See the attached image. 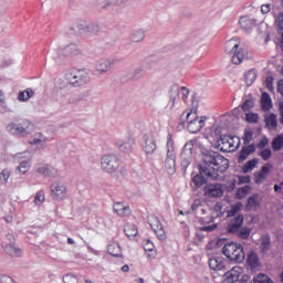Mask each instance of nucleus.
I'll return each instance as SVG.
<instances>
[{"mask_svg":"<svg viewBox=\"0 0 283 283\" xmlns=\"http://www.w3.org/2000/svg\"><path fill=\"white\" fill-rule=\"evenodd\" d=\"M198 167L205 172L206 178L218 180L220 174H224L229 169V159L216 150H206L202 153Z\"/></svg>","mask_w":283,"mask_h":283,"instance_id":"nucleus-1","label":"nucleus"},{"mask_svg":"<svg viewBox=\"0 0 283 283\" xmlns=\"http://www.w3.org/2000/svg\"><path fill=\"white\" fill-rule=\"evenodd\" d=\"M155 235H157L159 240H165L167 238V234L165 233V228L161 227L159 230H157L155 232Z\"/></svg>","mask_w":283,"mask_h":283,"instance_id":"nucleus-60","label":"nucleus"},{"mask_svg":"<svg viewBox=\"0 0 283 283\" xmlns=\"http://www.w3.org/2000/svg\"><path fill=\"white\" fill-rule=\"evenodd\" d=\"M265 127L268 129H277V115L271 113L264 117Z\"/></svg>","mask_w":283,"mask_h":283,"instance_id":"nucleus-28","label":"nucleus"},{"mask_svg":"<svg viewBox=\"0 0 283 283\" xmlns=\"http://www.w3.org/2000/svg\"><path fill=\"white\" fill-rule=\"evenodd\" d=\"M242 224H244V214H237L228 224V233H237L242 229Z\"/></svg>","mask_w":283,"mask_h":283,"instance_id":"nucleus-19","label":"nucleus"},{"mask_svg":"<svg viewBox=\"0 0 283 283\" xmlns=\"http://www.w3.org/2000/svg\"><path fill=\"white\" fill-rule=\"evenodd\" d=\"M230 140H233V137L229 135H220L218 143H222V145H227V144L231 145Z\"/></svg>","mask_w":283,"mask_h":283,"instance_id":"nucleus-55","label":"nucleus"},{"mask_svg":"<svg viewBox=\"0 0 283 283\" xmlns=\"http://www.w3.org/2000/svg\"><path fill=\"white\" fill-rule=\"evenodd\" d=\"M283 147V135H277L272 140V149L273 151H280Z\"/></svg>","mask_w":283,"mask_h":283,"instance_id":"nucleus-38","label":"nucleus"},{"mask_svg":"<svg viewBox=\"0 0 283 283\" xmlns=\"http://www.w3.org/2000/svg\"><path fill=\"white\" fill-rule=\"evenodd\" d=\"M227 283H247L251 280L249 274H242V268L234 266L226 273Z\"/></svg>","mask_w":283,"mask_h":283,"instance_id":"nucleus-10","label":"nucleus"},{"mask_svg":"<svg viewBox=\"0 0 283 283\" xmlns=\"http://www.w3.org/2000/svg\"><path fill=\"white\" fill-rule=\"evenodd\" d=\"M272 244H271V234L266 233L261 238V245H260V253L262 255H266V253H269V251H271L272 249Z\"/></svg>","mask_w":283,"mask_h":283,"instance_id":"nucleus-25","label":"nucleus"},{"mask_svg":"<svg viewBox=\"0 0 283 283\" xmlns=\"http://www.w3.org/2000/svg\"><path fill=\"white\" fill-rule=\"evenodd\" d=\"M253 140V132L252 130H244L243 135V145H249Z\"/></svg>","mask_w":283,"mask_h":283,"instance_id":"nucleus-54","label":"nucleus"},{"mask_svg":"<svg viewBox=\"0 0 283 283\" xmlns=\"http://www.w3.org/2000/svg\"><path fill=\"white\" fill-rule=\"evenodd\" d=\"M180 91H181V98L184 103H187L189 98L190 91L187 86H178V84H174L169 88V99L171 103V107H176L177 101L180 98Z\"/></svg>","mask_w":283,"mask_h":283,"instance_id":"nucleus-7","label":"nucleus"},{"mask_svg":"<svg viewBox=\"0 0 283 283\" xmlns=\"http://www.w3.org/2000/svg\"><path fill=\"white\" fill-rule=\"evenodd\" d=\"M167 155H176L175 148H174V139H171V134L167 136Z\"/></svg>","mask_w":283,"mask_h":283,"instance_id":"nucleus-48","label":"nucleus"},{"mask_svg":"<svg viewBox=\"0 0 283 283\" xmlns=\"http://www.w3.org/2000/svg\"><path fill=\"white\" fill-rule=\"evenodd\" d=\"M180 160H181V169L184 174H187V169L189 168V165H191V160H193V143L188 142L185 144L182 151L180 154Z\"/></svg>","mask_w":283,"mask_h":283,"instance_id":"nucleus-9","label":"nucleus"},{"mask_svg":"<svg viewBox=\"0 0 283 283\" xmlns=\"http://www.w3.org/2000/svg\"><path fill=\"white\" fill-rule=\"evenodd\" d=\"M114 211L118 216H129L132 211L129 210V206L123 203V202H115L113 206Z\"/></svg>","mask_w":283,"mask_h":283,"instance_id":"nucleus-27","label":"nucleus"},{"mask_svg":"<svg viewBox=\"0 0 283 283\" xmlns=\"http://www.w3.org/2000/svg\"><path fill=\"white\" fill-rule=\"evenodd\" d=\"M43 202H45V192L43 190H40L34 197V203L36 205V207H41Z\"/></svg>","mask_w":283,"mask_h":283,"instance_id":"nucleus-45","label":"nucleus"},{"mask_svg":"<svg viewBox=\"0 0 283 283\" xmlns=\"http://www.w3.org/2000/svg\"><path fill=\"white\" fill-rule=\"evenodd\" d=\"M254 283H275L269 275L266 274H259L256 277H254Z\"/></svg>","mask_w":283,"mask_h":283,"instance_id":"nucleus-47","label":"nucleus"},{"mask_svg":"<svg viewBox=\"0 0 283 283\" xmlns=\"http://www.w3.org/2000/svg\"><path fill=\"white\" fill-rule=\"evenodd\" d=\"M65 56H76L80 51H78V46H76V44H70L67 45L64 50H63Z\"/></svg>","mask_w":283,"mask_h":283,"instance_id":"nucleus-40","label":"nucleus"},{"mask_svg":"<svg viewBox=\"0 0 283 283\" xmlns=\"http://www.w3.org/2000/svg\"><path fill=\"white\" fill-rule=\"evenodd\" d=\"M129 0H107L103 6L102 10H107L109 6H123L124 3H127Z\"/></svg>","mask_w":283,"mask_h":283,"instance_id":"nucleus-44","label":"nucleus"},{"mask_svg":"<svg viewBox=\"0 0 283 283\" xmlns=\"http://www.w3.org/2000/svg\"><path fill=\"white\" fill-rule=\"evenodd\" d=\"M238 180L235 179H232L230 181L227 182V191L229 193H231V191H234L235 190V185H237Z\"/></svg>","mask_w":283,"mask_h":283,"instance_id":"nucleus-58","label":"nucleus"},{"mask_svg":"<svg viewBox=\"0 0 283 283\" xmlns=\"http://www.w3.org/2000/svg\"><path fill=\"white\" fill-rule=\"evenodd\" d=\"M261 107H262L263 112H269V109H271V107H273V102H272L271 95L269 93H262Z\"/></svg>","mask_w":283,"mask_h":283,"instance_id":"nucleus-29","label":"nucleus"},{"mask_svg":"<svg viewBox=\"0 0 283 283\" xmlns=\"http://www.w3.org/2000/svg\"><path fill=\"white\" fill-rule=\"evenodd\" d=\"M218 229V223H213L211 226H203L201 228V231H207L208 233H211V231H216Z\"/></svg>","mask_w":283,"mask_h":283,"instance_id":"nucleus-61","label":"nucleus"},{"mask_svg":"<svg viewBox=\"0 0 283 283\" xmlns=\"http://www.w3.org/2000/svg\"><path fill=\"white\" fill-rule=\"evenodd\" d=\"M77 30H78V32H94V30H98V27H96L94 24H90L86 27H84L83 24H78Z\"/></svg>","mask_w":283,"mask_h":283,"instance_id":"nucleus-51","label":"nucleus"},{"mask_svg":"<svg viewBox=\"0 0 283 283\" xmlns=\"http://www.w3.org/2000/svg\"><path fill=\"white\" fill-rule=\"evenodd\" d=\"M0 283H14V280L8 275H0Z\"/></svg>","mask_w":283,"mask_h":283,"instance_id":"nucleus-64","label":"nucleus"},{"mask_svg":"<svg viewBox=\"0 0 283 283\" xmlns=\"http://www.w3.org/2000/svg\"><path fill=\"white\" fill-rule=\"evenodd\" d=\"M259 156H261L262 160H269L273 156V153L271 148H265L259 153Z\"/></svg>","mask_w":283,"mask_h":283,"instance_id":"nucleus-53","label":"nucleus"},{"mask_svg":"<svg viewBox=\"0 0 283 283\" xmlns=\"http://www.w3.org/2000/svg\"><path fill=\"white\" fill-rule=\"evenodd\" d=\"M63 282L64 283H78V279H76L74 276V274H66L64 277H63Z\"/></svg>","mask_w":283,"mask_h":283,"instance_id":"nucleus-56","label":"nucleus"},{"mask_svg":"<svg viewBox=\"0 0 283 283\" xmlns=\"http://www.w3.org/2000/svg\"><path fill=\"white\" fill-rule=\"evenodd\" d=\"M124 233L127 238H136L138 235V228L136 224L127 223L124 227Z\"/></svg>","mask_w":283,"mask_h":283,"instance_id":"nucleus-32","label":"nucleus"},{"mask_svg":"<svg viewBox=\"0 0 283 283\" xmlns=\"http://www.w3.org/2000/svg\"><path fill=\"white\" fill-rule=\"evenodd\" d=\"M203 196L206 198H222L224 196L222 184H207L203 187Z\"/></svg>","mask_w":283,"mask_h":283,"instance_id":"nucleus-11","label":"nucleus"},{"mask_svg":"<svg viewBox=\"0 0 283 283\" xmlns=\"http://www.w3.org/2000/svg\"><path fill=\"white\" fill-rule=\"evenodd\" d=\"M258 163H259V159H258V158H253V159L249 160V161L242 167L243 174H249L250 171H252L254 167H258Z\"/></svg>","mask_w":283,"mask_h":283,"instance_id":"nucleus-39","label":"nucleus"},{"mask_svg":"<svg viewBox=\"0 0 283 283\" xmlns=\"http://www.w3.org/2000/svg\"><path fill=\"white\" fill-rule=\"evenodd\" d=\"M255 144L242 146L237 158L238 163H244V160H247L252 154H255Z\"/></svg>","mask_w":283,"mask_h":283,"instance_id":"nucleus-20","label":"nucleus"},{"mask_svg":"<svg viewBox=\"0 0 283 283\" xmlns=\"http://www.w3.org/2000/svg\"><path fill=\"white\" fill-rule=\"evenodd\" d=\"M29 170H30L29 160L21 161L20 165L18 166V171H20V174H28Z\"/></svg>","mask_w":283,"mask_h":283,"instance_id":"nucleus-50","label":"nucleus"},{"mask_svg":"<svg viewBox=\"0 0 283 283\" xmlns=\"http://www.w3.org/2000/svg\"><path fill=\"white\" fill-rule=\"evenodd\" d=\"M107 252L109 253V255H113V258H120V255H123L120 244H118L117 242L108 244Z\"/></svg>","mask_w":283,"mask_h":283,"instance_id":"nucleus-31","label":"nucleus"},{"mask_svg":"<svg viewBox=\"0 0 283 283\" xmlns=\"http://www.w3.org/2000/svg\"><path fill=\"white\" fill-rule=\"evenodd\" d=\"M245 83L248 85V87H251L252 83H255L256 78H258V73L255 72V70L251 69L250 71H248L245 73Z\"/></svg>","mask_w":283,"mask_h":283,"instance_id":"nucleus-34","label":"nucleus"},{"mask_svg":"<svg viewBox=\"0 0 283 283\" xmlns=\"http://www.w3.org/2000/svg\"><path fill=\"white\" fill-rule=\"evenodd\" d=\"M247 265L251 271H255L260 266V256L255 251H250L247 256Z\"/></svg>","mask_w":283,"mask_h":283,"instance_id":"nucleus-23","label":"nucleus"},{"mask_svg":"<svg viewBox=\"0 0 283 283\" xmlns=\"http://www.w3.org/2000/svg\"><path fill=\"white\" fill-rule=\"evenodd\" d=\"M250 191H251V186H243L237 190L235 198L238 200H244V198H247Z\"/></svg>","mask_w":283,"mask_h":283,"instance_id":"nucleus-36","label":"nucleus"},{"mask_svg":"<svg viewBox=\"0 0 283 283\" xmlns=\"http://www.w3.org/2000/svg\"><path fill=\"white\" fill-rule=\"evenodd\" d=\"M117 149H119V151H123L124 154H132V151H134V146L136 145V140H134V138L129 137L126 140H116L115 143Z\"/></svg>","mask_w":283,"mask_h":283,"instance_id":"nucleus-18","label":"nucleus"},{"mask_svg":"<svg viewBox=\"0 0 283 283\" xmlns=\"http://www.w3.org/2000/svg\"><path fill=\"white\" fill-rule=\"evenodd\" d=\"M269 145V138L268 137H263L260 143L256 144V148L258 149H265V147Z\"/></svg>","mask_w":283,"mask_h":283,"instance_id":"nucleus-57","label":"nucleus"},{"mask_svg":"<svg viewBox=\"0 0 283 283\" xmlns=\"http://www.w3.org/2000/svg\"><path fill=\"white\" fill-rule=\"evenodd\" d=\"M271 169H273V164L268 163L261 167L260 171L254 172L253 176L255 185H262V182L266 180L269 174H271Z\"/></svg>","mask_w":283,"mask_h":283,"instance_id":"nucleus-15","label":"nucleus"},{"mask_svg":"<svg viewBox=\"0 0 283 283\" xmlns=\"http://www.w3.org/2000/svg\"><path fill=\"white\" fill-rule=\"evenodd\" d=\"M7 132L12 134V136L24 138V136H30L34 132V124L30 119H17L7 125Z\"/></svg>","mask_w":283,"mask_h":283,"instance_id":"nucleus-2","label":"nucleus"},{"mask_svg":"<svg viewBox=\"0 0 283 283\" xmlns=\"http://www.w3.org/2000/svg\"><path fill=\"white\" fill-rule=\"evenodd\" d=\"M205 172L202 171V169H199V172L197 175H195L192 177V189L193 191H198V189H200V187H202L203 185H207L208 180L207 178H205Z\"/></svg>","mask_w":283,"mask_h":283,"instance_id":"nucleus-21","label":"nucleus"},{"mask_svg":"<svg viewBox=\"0 0 283 283\" xmlns=\"http://www.w3.org/2000/svg\"><path fill=\"white\" fill-rule=\"evenodd\" d=\"M143 150L145 151V154H154L157 149L156 137H154L151 133H148L143 136Z\"/></svg>","mask_w":283,"mask_h":283,"instance_id":"nucleus-14","label":"nucleus"},{"mask_svg":"<svg viewBox=\"0 0 283 283\" xmlns=\"http://www.w3.org/2000/svg\"><path fill=\"white\" fill-rule=\"evenodd\" d=\"M251 231H253V229L249 228V227H243V228H240L238 230V232H235L238 234V237L241 239V240H249L250 235H251Z\"/></svg>","mask_w":283,"mask_h":283,"instance_id":"nucleus-37","label":"nucleus"},{"mask_svg":"<svg viewBox=\"0 0 283 283\" xmlns=\"http://www.w3.org/2000/svg\"><path fill=\"white\" fill-rule=\"evenodd\" d=\"M187 120V129L190 132V134H198L202 127H205V120H207V116H202L201 118H198V115L196 113H187L184 112L180 116V120Z\"/></svg>","mask_w":283,"mask_h":283,"instance_id":"nucleus-5","label":"nucleus"},{"mask_svg":"<svg viewBox=\"0 0 283 283\" xmlns=\"http://www.w3.org/2000/svg\"><path fill=\"white\" fill-rule=\"evenodd\" d=\"M242 202H238L231 206V209L228 211V218H235V216H240L242 211Z\"/></svg>","mask_w":283,"mask_h":283,"instance_id":"nucleus-33","label":"nucleus"},{"mask_svg":"<svg viewBox=\"0 0 283 283\" xmlns=\"http://www.w3.org/2000/svg\"><path fill=\"white\" fill-rule=\"evenodd\" d=\"M150 228L153 229L154 233L159 229H163V223H160V219H158V217H153L150 219Z\"/></svg>","mask_w":283,"mask_h":283,"instance_id":"nucleus-46","label":"nucleus"},{"mask_svg":"<svg viewBox=\"0 0 283 283\" xmlns=\"http://www.w3.org/2000/svg\"><path fill=\"white\" fill-rule=\"evenodd\" d=\"M51 196L55 200H64L67 197V188L59 182L51 185Z\"/></svg>","mask_w":283,"mask_h":283,"instance_id":"nucleus-16","label":"nucleus"},{"mask_svg":"<svg viewBox=\"0 0 283 283\" xmlns=\"http://www.w3.org/2000/svg\"><path fill=\"white\" fill-rule=\"evenodd\" d=\"M35 172L43 176V178H56L59 170L50 164H39L35 166Z\"/></svg>","mask_w":283,"mask_h":283,"instance_id":"nucleus-12","label":"nucleus"},{"mask_svg":"<svg viewBox=\"0 0 283 283\" xmlns=\"http://www.w3.org/2000/svg\"><path fill=\"white\" fill-rule=\"evenodd\" d=\"M222 253L230 262L234 264H242L247 254L244 253V247L240 243L229 242L222 248Z\"/></svg>","mask_w":283,"mask_h":283,"instance_id":"nucleus-3","label":"nucleus"},{"mask_svg":"<svg viewBox=\"0 0 283 283\" xmlns=\"http://www.w3.org/2000/svg\"><path fill=\"white\" fill-rule=\"evenodd\" d=\"M10 170L9 169H3L0 172V185H8V180L10 179Z\"/></svg>","mask_w":283,"mask_h":283,"instance_id":"nucleus-49","label":"nucleus"},{"mask_svg":"<svg viewBox=\"0 0 283 283\" xmlns=\"http://www.w3.org/2000/svg\"><path fill=\"white\" fill-rule=\"evenodd\" d=\"M209 266L212 271H227V260L221 255H214L209 259Z\"/></svg>","mask_w":283,"mask_h":283,"instance_id":"nucleus-17","label":"nucleus"},{"mask_svg":"<svg viewBox=\"0 0 283 283\" xmlns=\"http://www.w3.org/2000/svg\"><path fill=\"white\" fill-rule=\"evenodd\" d=\"M255 20L249 17H241L239 20L242 30H251V28H255Z\"/></svg>","mask_w":283,"mask_h":283,"instance_id":"nucleus-30","label":"nucleus"},{"mask_svg":"<svg viewBox=\"0 0 283 283\" xmlns=\"http://www.w3.org/2000/svg\"><path fill=\"white\" fill-rule=\"evenodd\" d=\"M245 120L248 123H259L260 122V116L258 113H247L245 114Z\"/></svg>","mask_w":283,"mask_h":283,"instance_id":"nucleus-52","label":"nucleus"},{"mask_svg":"<svg viewBox=\"0 0 283 283\" xmlns=\"http://www.w3.org/2000/svg\"><path fill=\"white\" fill-rule=\"evenodd\" d=\"M253 107H255V99H253V97L245 99L241 105V109H243L244 112H251Z\"/></svg>","mask_w":283,"mask_h":283,"instance_id":"nucleus-43","label":"nucleus"},{"mask_svg":"<svg viewBox=\"0 0 283 283\" xmlns=\"http://www.w3.org/2000/svg\"><path fill=\"white\" fill-rule=\"evenodd\" d=\"M226 52L231 54V62L234 65H240L244 61V49L240 48V40L233 38L226 42Z\"/></svg>","mask_w":283,"mask_h":283,"instance_id":"nucleus-4","label":"nucleus"},{"mask_svg":"<svg viewBox=\"0 0 283 283\" xmlns=\"http://www.w3.org/2000/svg\"><path fill=\"white\" fill-rule=\"evenodd\" d=\"M239 185H249L251 182V176H238Z\"/></svg>","mask_w":283,"mask_h":283,"instance_id":"nucleus-59","label":"nucleus"},{"mask_svg":"<svg viewBox=\"0 0 283 283\" xmlns=\"http://www.w3.org/2000/svg\"><path fill=\"white\" fill-rule=\"evenodd\" d=\"M116 63H118L116 59H101L95 63V70L99 74H107Z\"/></svg>","mask_w":283,"mask_h":283,"instance_id":"nucleus-13","label":"nucleus"},{"mask_svg":"<svg viewBox=\"0 0 283 283\" xmlns=\"http://www.w3.org/2000/svg\"><path fill=\"white\" fill-rule=\"evenodd\" d=\"M274 24L279 34H283V12H280L274 20Z\"/></svg>","mask_w":283,"mask_h":283,"instance_id":"nucleus-42","label":"nucleus"},{"mask_svg":"<svg viewBox=\"0 0 283 283\" xmlns=\"http://www.w3.org/2000/svg\"><path fill=\"white\" fill-rule=\"evenodd\" d=\"M130 39H132L133 43H140V41L145 40V31H143L140 29L134 31Z\"/></svg>","mask_w":283,"mask_h":283,"instance_id":"nucleus-41","label":"nucleus"},{"mask_svg":"<svg viewBox=\"0 0 283 283\" xmlns=\"http://www.w3.org/2000/svg\"><path fill=\"white\" fill-rule=\"evenodd\" d=\"M34 96V91L32 88H27L25 91H22L18 95V101L25 102L30 101Z\"/></svg>","mask_w":283,"mask_h":283,"instance_id":"nucleus-35","label":"nucleus"},{"mask_svg":"<svg viewBox=\"0 0 283 283\" xmlns=\"http://www.w3.org/2000/svg\"><path fill=\"white\" fill-rule=\"evenodd\" d=\"M165 169H167L168 174H176V155H167L165 160Z\"/></svg>","mask_w":283,"mask_h":283,"instance_id":"nucleus-26","label":"nucleus"},{"mask_svg":"<svg viewBox=\"0 0 283 283\" xmlns=\"http://www.w3.org/2000/svg\"><path fill=\"white\" fill-rule=\"evenodd\" d=\"M101 167L106 174H116L120 167V160L114 154L104 155L101 158Z\"/></svg>","mask_w":283,"mask_h":283,"instance_id":"nucleus-6","label":"nucleus"},{"mask_svg":"<svg viewBox=\"0 0 283 283\" xmlns=\"http://www.w3.org/2000/svg\"><path fill=\"white\" fill-rule=\"evenodd\" d=\"M245 209L247 211H251L252 209L258 211L260 209V193H253L248 198Z\"/></svg>","mask_w":283,"mask_h":283,"instance_id":"nucleus-24","label":"nucleus"},{"mask_svg":"<svg viewBox=\"0 0 283 283\" xmlns=\"http://www.w3.org/2000/svg\"><path fill=\"white\" fill-rule=\"evenodd\" d=\"M262 14H269L271 12V3H265L261 6Z\"/></svg>","mask_w":283,"mask_h":283,"instance_id":"nucleus-63","label":"nucleus"},{"mask_svg":"<svg viewBox=\"0 0 283 283\" xmlns=\"http://www.w3.org/2000/svg\"><path fill=\"white\" fill-rule=\"evenodd\" d=\"M2 249L11 258H21V249L17 248L14 243L3 242Z\"/></svg>","mask_w":283,"mask_h":283,"instance_id":"nucleus-22","label":"nucleus"},{"mask_svg":"<svg viewBox=\"0 0 283 283\" xmlns=\"http://www.w3.org/2000/svg\"><path fill=\"white\" fill-rule=\"evenodd\" d=\"M91 81L92 77L90 76V72H87L85 69L76 71L69 78V83L72 85V87H83L84 85H88Z\"/></svg>","mask_w":283,"mask_h":283,"instance_id":"nucleus-8","label":"nucleus"},{"mask_svg":"<svg viewBox=\"0 0 283 283\" xmlns=\"http://www.w3.org/2000/svg\"><path fill=\"white\" fill-rule=\"evenodd\" d=\"M155 247H154V243L149 240H147L145 243H144V251H148L149 253H151V251H154Z\"/></svg>","mask_w":283,"mask_h":283,"instance_id":"nucleus-62","label":"nucleus"}]
</instances>
